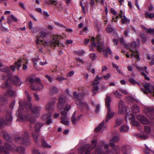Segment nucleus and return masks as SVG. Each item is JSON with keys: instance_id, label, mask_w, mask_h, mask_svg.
Here are the masks:
<instances>
[{"instance_id": "29", "label": "nucleus", "mask_w": 154, "mask_h": 154, "mask_svg": "<svg viewBox=\"0 0 154 154\" xmlns=\"http://www.w3.org/2000/svg\"><path fill=\"white\" fill-rule=\"evenodd\" d=\"M129 129V128L128 126L123 125L119 128V131L121 132H127Z\"/></svg>"}, {"instance_id": "47", "label": "nucleus", "mask_w": 154, "mask_h": 154, "mask_svg": "<svg viewBox=\"0 0 154 154\" xmlns=\"http://www.w3.org/2000/svg\"><path fill=\"white\" fill-rule=\"evenodd\" d=\"M115 96L117 98H122V95L120 94L117 91H116L113 92Z\"/></svg>"}, {"instance_id": "7", "label": "nucleus", "mask_w": 154, "mask_h": 154, "mask_svg": "<svg viewBox=\"0 0 154 154\" xmlns=\"http://www.w3.org/2000/svg\"><path fill=\"white\" fill-rule=\"evenodd\" d=\"M111 98L108 94L106 95L105 100V104L108 109V112L106 122H107L114 115V113L111 111L110 108V102Z\"/></svg>"}, {"instance_id": "32", "label": "nucleus", "mask_w": 154, "mask_h": 154, "mask_svg": "<svg viewBox=\"0 0 154 154\" xmlns=\"http://www.w3.org/2000/svg\"><path fill=\"white\" fill-rule=\"evenodd\" d=\"M42 125H43L42 124L39 122L36 123L35 125V131L36 132H38Z\"/></svg>"}, {"instance_id": "57", "label": "nucleus", "mask_w": 154, "mask_h": 154, "mask_svg": "<svg viewBox=\"0 0 154 154\" xmlns=\"http://www.w3.org/2000/svg\"><path fill=\"white\" fill-rule=\"evenodd\" d=\"M67 78H64L63 77L58 76L56 78V79L59 81H62L64 80H66L67 79Z\"/></svg>"}, {"instance_id": "14", "label": "nucleus", "mask_w": 154, "mask_h": 154, "mask_svg": "<svg viewBox=\"0 0 154 154\" xmlns=\"http://www.w3.org/2000/svg\"><path fill=\"white\" fill-rule=\"evenodd\" d=\"M100 39V35L98 36L97 37V39L98 41L97 42V50L101 52L104 47V45L103 43L99 40Z\"/></svg>"}, {"instance_id": "46", "label": "nucleus", "mask_w": 154, "mask_h": 154, "mask_svg": "<svg viewBox=\"0 0 154 154\" xmlns=\"http://www.w3.org/2000/svg\"><path fill=\"white\" fill-rule=\"evenodd\" d=\"M123 122V120L119 118L116 121V123L115 125V127H117L119 126Z\"/></svg>"}, {"instance_id": "2", "label": "nucleus", "mask_w": 154, "mask_h": 154, "mask_svg": "<svg viewBox=\"0 0 154 154\" xmlns=\"http://www.w3.org/2000/svg\"><path fill=\"white\" fill-rule=\"evenodd\" d=\"M16 143L18 144L28 146L30 145L29 136L27 132H24L21 135L17 136L14 139Z\"/></svg>"}, {"instance_id": "21", "label": "nucleus", "mask_w": 154, "mask_h": 154, "mask_svg": "<svg viewBox=\"0 0 154 154\" xmlns=\"http://www.w3.org/2000/svg\"><path fill=\"white\" fill-rule=\"evenodd\" d=\"M75 112H74L71 118L72 122L74 125H75L76 122L79 121L80 119V116H79L75 118Z\"/></svg>"}, {"instance_id": "35", "label": "nucleus", "mask_w": 154, "mask_h": 154, "mask_svg": "<svg viewBox=\"0 0 154 154\" xmlns=\"http://www.w3.org/2000/svg\"><path fill=\"white\" fill-rule=\"evenodd\" d=\"M121 21L123 24H128L130 23L129 20L128 19L125 15H123V17L121 18Z\"/></svg>"}, {"instance_id": "37", "label": "nucleus", "mask_w": 154, "mask_h": 154, "mask_svg": "<svg viewBox=\"0 0 154 154\" xmlns=\"http://www.w3.org/2000/svg\"><path fill=\"white\" fill-rule=\"evenodd\" d=\"M3 135L4 138L7 141H9L11 140V137L7 132L3 131Z\"/></svg>"}, {"instance_id": "31", "label": "nucleus", "mask_w": 154, "mask_h": 154, "mask_svg": "<svg viewBox=\"0 0 154 154\" xmlns=\"http://www.w3.org/2000/svg\"><path fill=\"white\" fill-rule=\"evenodd\" d=\"M102 79V76L99 77L98 75H97L94 79V81L93 82L92 84L93 86H95L97 84L100 83L99 81H100L101 79Z\"/></svg>"}, {"instance_id": "4", "label": "nucleus", "mask_w": 154, "mask_h": 154, "mask_svg": "<svg viewBox=\"0 0 154 154\" xmlns=\"http://www.w3.org/2000/svg\"><path fill=\"white\" fill-rule=\"evenodd\" d=\"M97 144V140H94L91 141V146L89 144H87L84 146L82 147L79 149V152L81 153L85 152V154H90L91 152L90 149H93L96 146Z\"/></svg>"}, {"instance_id": "64", "label": "nucleus", "mask_w": 154, "mask_h": 154, "mask_svg": "<svg viewBox=\"0 0 154 154\" xmlns=\"http://www.w3.org/2000/svg\"><path fill=\"white\" fill-rule=\"evenodd\" d=\"M146 32L151 34H153L154 33V28L152 29L149 28L147 29Z\"/></svg>"}, {"instance_id": "16", "label": "nucleus", "mask_w": 154, "mask_h": 154, "mask_svg": "<svg viewBox=\"0 0 154 154\" xmlns=\"http://www.w3.org/2000/svg\"><path fill=\"white\" fill-rule=\"evenodd\" d=\"M59 102L57 107L59 109H61L63 107L64 104L66 102V99L62 97H60L58 99Z\"/></svg>"}, {"instance_id": "5", "label": "nucleus", "mask_w": 154, "mask_h": 154, "mask_svg": "<svg viewBox=\"0 0 154 154\" xmlns=\"http://www.w3.org/2000/svg\"><path fill=\"white\" fill-rule=\"evenodd\" d=\"M59 37L58 35L54 36L52 40L50 41L45 42L41 41V42L45 46L51 45L52 46H58L60 47H63L64 45L63 44L61 43L59 41Z\"/></svg>"}, {"instance_id": "19", "label": "nucleus", "mask_w": 154, "mask_h": 154, "mask_svg": "<svg viewBox=\"0 0 154 154\" xmlns=\"http://www.w3.org/2000/svg\"><path fill=\"white\" fill-rule=\"evenodd\" d=\"M51 115L50 114H46L43 116L42 118L46 120V125H49L52 123V120L51 119Z\"/></svg>"}, {"instance_id": "56", "label": "nucleus", "mask_w": 154, "mask_h": 154, "mask_svg": "<svg viewBox=\"0 0 154 154\" xmlns=\"http://www.w3.org/2000/svg\"><path fill=\"white\" fill-rule=\"evenodd\" d=\"M145 148L144 149V151L145 153L146 154L152 152V150L148 148L146 145L145 144Z\"/></svg>"}, {"instance_id": "11", "label": "nucleus", "mask_w": 154, "mask_h": 154, "mask_svg": "<svg viewBox=\"0 0 154 154\" xmlns=\"http://www.w3.org/2000/svg\"><path fill=\"white\" fill-rule=\"evenodd\" d=\"M10 71L8 67H3L2 63L0 61V71L2 72L0 74L2 77V80H4L5 77V75L8 74Z\"/></svg>"}, {"instance_id": "9", "label": "nucleus", "mask_w": 154, "mask_h": 154, "mask_svg": "<svg viewBox=\"0 0 154 154\" xmlns=\"http://www.w3.org/2000/svg\"><path fill=\"white\" fill-rule=\"evenodd\" d=\"M12 119L13 117L11 112V111H7L6 114L5 121L2 122V120L0 119V127L2 126L3 124L7 125L10 123L12 122Z\"/></svg>"}, {"instance_id": "17", "label": "nucleus", "mask_w": 154, "mask_h": 154, "mask_svg": "<svg viewBox=\"0 0 154 154\" xmlns=\"http://www.w3.org/2000/svg\"><path fill=\"white\" fill-rule=\"evenodd\" d=\"M123 154H130L131 151V147L128 146L124 145L122 148Z\"/></svg>"}, {"instance_id": "41", "label": "nucleus", "mask_w": 154, "mask_h": 154, "mask_svg": "<svg viewBox=\"0 0 154 154\" xmlns=\"http://www.w3.org/2000/svg\"><path fill=\"white\" fill-rule=\"evenodd\" d=\"M123 110H123L122 111H119L118 112L119 114H122L123 113H127L129 112L130 111L129 108L128 107L126 106L124 107Z\"/></svg>"}, {"instance_id": "28", "label": "nucleus", "mask_w": 154, "mask_h": 154, "mask_svg": "<svg viewBox=\"0 0 154 154\" xmlns=\"http://www.w3.org/2000/svg\"><path fill=\"white\" fill-rule=\"evenodd\" d=\"M119 111L124 110V108L125 106L124 102L121 100H120L119 102Z\"/></svg>"}, {"instance_id": "23", "label": "nucleus", "mask_w": 154, "mask_h": 154, "mask_svg": "<svg viewBox=\"0 0 154 154\" xmlns=\"http://www.w3.org/2000/svg\"><path fill=\"white\" fill-rule=\"evenodd\" d=\"M58 92V89L55 86L51 87L50 88V94L54 95Z\"/></svg>"}, {"instance_id": "8", "label": "nucleus", "mask_w": 154, "mask_h": 154, "mask_svg": "<svg viewBox=\"0 0 154 154\" xmlns=\"http://www.w3.org/2000/svg\"><path fill=\"white\" fill-rule=\"evenodd\" d=\"M7 79V82L5 84V86L6 87H8V83L9 81H12V82L16 86H20L22 83L20 80L19 78L17 76H11V75L9 74Z\"/></svg>"}, {"instance_id": "61", "label": "nucleus", "mask_w": 154, "mask_h": 154, "mask_svg": "<svg viewBox=\"0 0 154 154\" xmlns=\"http://www.w3.org/2000/svg\"><path fill=\"white\" fill-rule=\"evenodd\" d=\"M95 38L94 37H92L91 42V44L94 47L96 46V44L95 43Z\"/></svg>"}, {"instance_id": "6", "label": "nucleus", "mask_w": 154, "mask_h": 154, "mask_svg": "<svg viewBox=\"0 0 154 154\" xmlns=\"http://www.w3.org/2000/svg\"><path fill=\"white\" fill-rule=\"evenodd\" d=\"M19 104L20 108L18 110V115L22 119H24V120L26 119L29 121L30 123L32 124H33L35 122V119L34 118L29 117L28 116L25 115V114L24 112V117H23L22 115L21 111L22 110L23 107H22L23 102L22 101L20 100L19 102Z\"/></svg>"}, {"instance_id": "10", "label": "nucleus", "mask_w": 154, "mask_h": 154, "mask_svg": "<svg viewBox=\"0 0 154 154\" xmlns=\"http://www.w3.org/2000/svg\"><path fill=\"white\" fill-rule=\"evenodd\" d=\"M51 101H50L45 106L46 111L49 113H51L54 111L53 105L57 101V99L53 98H51Z\"/></svg>"}, {"instance_id": "54", "label": "nucleus", "mask_w": 154, "mask_h": 154, "mask_svg": "<svg viewBox=\"0 0 154 154\" xmlns=\"http://www.w3.org/2000/svg\"><path fill=\"white\" fill-rule=\"evenodd\" d=\"M136 68H137V69L139 70H143V69H144L145 70L146 72L148 74H149L148 72V71L146 70V69H147V67L146 66H144L143 68L142 67L137 66Z\"/></svg>"}, {"instance_id": "33", "label": "nucleus", "mask_w": 154, "mask_h": 154, "mask_svg": "<svg viewBox=\"0 0 154 154\" xmlns=\"http://www.w3.org/2000/svg\"><path fill=\"white\" fill-rule=\"evenodd\" d=\"M104 122L103 121L99 126H98L95 129V131L96 132H99L104 126Z\"/></svg>"}, {"instance_id": "38", "label": "nucleus", "mask_w": 154, "mask_h": 154, "mask_svg": "<svg viewBox=\"0 0 154 154\" xmlns=\"http://www.w3.org/2000/svg\"><path fill=\"white\" fill-rule=\"evenodd\" d=\"M125 99L126 101L129 104H131L134 102V100L132 97L130 96H128L126 97Z\"/></svg>"}, {"instance_id": "58", "label": "nucleus", "mask_w": 154, "mask_h": 154, "mask_svg": "<svg viewBox=\"0 0 154 154\" xmlns=\"http://www.w3.org/2000/svg\"><path fill=\"white\" fill-rule=\"evenodd\" d=\"M39 60V59L38 58H37L33 59L32 61L33 63L34 66H35V68L36 69H37L36 66L37 64V62Z\"/></svg>"}, {"instance_id": "18", "label": "nucleus", "mask_w": 154, "mask_h": 154, "mask_svg": "<svg viewBox=\"0 0 154 154\" xmlns=\"http://www.w3.org/2000/svg\"><path fill=\"white\" fill-rule=\"evenodd\" d=\"M119 138L117 136L114 137L109 141V145L112 147L114 148L115 147V144L114 143H116L119 141Z\"/></svg>"}, {"instance_id": "20", "label": "nucleus", "mask_w": 154, "mask_h": 154, "mask_svg": "<svg viewBox=\"0 0 154 154\" xmlns=\"http://www.w3.org/2000/svg\"><path fill=\"white\" fill-rule=\"evenodd\" d=\"M148 112L147 114V116L151 120L154 119V109L150 108L147 109Z\"/></svg>"}, {"instance_id": "60", "label": "nucleus", "mask_w": 154, "mask_h": 154, "mask_svg": "<svg viewBox=\"0 0 154 154\" xmlns=\"http://www.w3.org/2000/svg\"><path fill=\"white\" fill-rule=\"evenodd\" d=\"M106 30L108 32H112L113 31V29L110 26H109L106 28Z\"/></svg>"}, {"instance_id": "48", "label": "nucleus", "mask_w": 154, "mask_h": 154, "mask_svg": "<svg viewBox=\"0 0 154 154\" xmlns=\"http://www.w3.org/2000/svg\"><path fill=\"white\" fill-rule=\"evenodd\" d=\"M2 142L1 140H0V152H4L5 154L8 153V152L5 151L4 149V147L1 146L2 144Z\"/></svg>"}, {"instance_id": "25", "label": "nucleus", "mask_w": 154, "mask_h": 154, "mask_svg": "<svg viewBox=\"0 0 154 154\" xmlns=\"http://www.w3.org/2000/svg\"><path fill=\"white\" fill-rule=\"evenodd\" d=\"M7 103V100L5 96H0V105L3 106Z\"/></svg>"}, {"instance_id": "55", "label": "nucleus", "mask_w": 154, "mask_h": 154, "mask_svg": "<svg viewBox=\"0 0 154 154\" xmlns=\"http://www.w3.org/2000/svg\"><path fill=\"white\" fill-rule=\"evenodd\" d=\"M102 151L100 147H97L96 148L95 151V153L94 154H101Z\"/></svg>"}, {"instance_id": "39", "label": "nucleus", "mask_w": 154, "mask_h": 154, "mask_svg": "<svg viewBox=\"0 0 154 154\" xmlns=\"http://www.w3.org/2000/svg\"><path fill=\"white\" fill-rule=\"evenodd\" d=\"M131 111L134 113H137L139 111V107L136 105H134L131 107Z\"/></svg>"}, {"instance_id": "50", "label": "nucleus", "mask_w": 154, "mask_h": 154, "mask_svg": "<svg viewBox=\"0 0 154 154\" xmlns=\"http://www.w3.org/2000/svg\"><path fill=\"white\" fill-rule=\"evenodd\" d=\"M34 78V75L33 76L30 75L27 78V80H28L31 83H32L35 82Z\"/></svg>"}, {"instance_id": "43", "label": "nucleus", "mask_w": 154, "mask_h": 154, "mask_svg": "<svg viewBox=\"0 0 154 154\" xmlns=\"http://www.w3.org/2000/svg\"><path fill=\"white\" fill-rule=\"evenodd\" d=\"M42 146L44 147L51 148V146L48 144L44 140H42Z\"/></svg>"}, {"instance_id": "52", "label": "nucleus", "mask_w": 154, "mask_h": 154, "mask_svg": "<svg viewBox=\"0 0 154 154\" xmlns=\"http://www.w3.org/2000/svg\"><path fill=\"white\" fill-rule=\"evenodd\" d=\"M134 116L132 114H129L127 115L126 117V119L127 120L128 119L129 120H133L134 118Z\"/></svg>"}, {"instance_id": "34", "label": "nucleus", "mask_w": 154, "mask_h": 154, "mask_svg": "<svg viewBox=\"0 0 154 154\" xmlns=\"http://www.w3.org/2000/svg\"><path fill=\"white\" fill-rule=\"evenodd\" d=\"M11 19L15 22L17 21V19L13 15H11L10 17L8 18V23H10L11 22Z\"/></svg>"}, {"instance_id": "42", "label": "nucleus", "mask_w": 154, "mask_h": 154, "mask_svg": "<svg viewBox=\"0 0 154 154\" xmlns=\"http://www.w3.org/2000/svg\"><path fill=\"white\" fill-rule=\"evenodd\" d=\"M112 65L116 69V71L119 74H121L122 75H124L121 71V70L119 69V67L117 66L116 64L114 63H112Z\"/></svg>"}, {"instance_id": "45", "label": "nucleus", "mask_w": 154, "mask_h": 154, "mask_svg": "<svg viewBox=\"0 0 154 154\" xmlns=\"http://www.w3.org/2000/svg\"><path fill=\"white\" fill-rule=\"evenodd\" d=\"M151 132V128L150 127L148 126L144 127V132L146 134L149 135L150 134Z\"/></svg>"}, {"instance_id": "1", "label": "nucleus", "mask_w": 154, "mask_h": 154, "mask_svg": "<svg viewBox=\"0 0 154 154\" xmlns=\"http://www.w3.org/2000/svg\"><path fill=\"white\" fill-rule=\"evenodd\" d=\"M25 94L27 97V99L29 102V103H25V104L26 109L30 110L32 112V115L34 116H37L41 111L42 109L41 107H36L35 106L32 107L31 103L30 102L32 100V98L30 96L28 92L26 91H25Z\"/></svg>"}, {"instance_id": "49", "label": "nucleus", "mask_w": 154, "mask_h": 154, "mask_svg": "<svg viewBox=\"0 0 154 154\" xmlns=\"http://www.w3.org/2000/svg\"><path fill=\"white\" fill-rule=\"evenodd\" d=\"M39 34L40 37L43 38H46L48 35V34L47 32L44 31L40 32Z\"/></svg>"}, {"instance_id": "3", "label": "nucleus", "mask_w": 154, "mask_h": 154, "mask_svg": "<svg viewBox=\"0 0 154 154\" xmlns=\"http://www.w3.org/2000/svg\"><path fill=\"white\" fill-rule=\"evenodd\" d=\"M73 95L76 98L75 103L80 109H89V106L86 103L82 100L83 98V94L82 93L77 94L76 92H74L73 93Z\"/></svg>"}, {"instance_id": "51", "label": "nucleus", "mask_w": 154, "mask_h": 154, "mask_svg": "<svg viewBox=\"0 0 154 154\" xmlns=\"http://www.w3.org/2000/svg\"><path fill=\"white\" fill-rule=\"evenodd\" d=\"M129 81L133 85L137 84L140 85V84L137 82L134 79L132 78H130L128 79Z\"/></svg>"}, {"instance_id": "27", "label": "nucleus", "mask_w": 154, "mask_h": 154, "mask_svg": "<svg viewBox=\"0 0 154 154\" xmlns=\"http://www.w3.org/2000/svg\"><path fill=\"white\" fill-rule=\"evenodd\" d=\"M131 51L132 52V53L131 55V57H134L135 58L138 60H139V53L137 51H134L131 48H130Z\"/></svg>"}, {"instance_id": "40", "label": "nucleus", "mask_w": 154, "mask_h": 154, "mask_svg": "<svg viewBox=\"0 0 154 154\" xmlns=\"http://www.w3.org/2000/svg\"><path fill=\"white\" fill-rule=\"evenodd\" d=\"M7 95L8 96H16V94L15 92L11 89L8 90L7 92Z\"/></svg>"}, {"instance_id": "36", "label": "nucleus", "mask_w": 154, "mask_h": 154, "mask_svg": "<svg viewBox=\"0 0 154 154\" xmlns=\"http://www.w3.org/2000/svg\"><path fill=\"white\" fill-rule=\"evenodd\" d=\"M4 149L6 152H8V153L6 154H8L9 152L8 151L11 150L12 149V147L8 143H5V144Z\"/></svg>"}, {"instance_id": "59", "label": "nucleus", "mask_w": 154, "mask_h": 154, "mask_svg": "<svg viewBox=\"0 0 154 154\" xmlns=\"http://www.w3.org/2000/svg\"><path fill=\"white\" fill-rule=\"evenodd\" d=\"M119 149V147L118 146H116L113 150L114 152L111 153V154H118L117 151Z\"/></svg>"}, {"instance_id": "12", "label": "nucleus", "mask_w": 154, "mask_h": 154, "mask_svg": "<svg viewBox=\"0 0 154 154\" xmlns=\"http://www.w3.org/2000/svg\"><path fill=\"white\" fill-rule=\"evenodd\" d=\"M67 112L65 111H62L61 112V122L62 124L66 125H68L69 123L68 121V118L67 116Z\"/></svg>"}, {"instance_id": "22", "label": "nucleus", "mask_w": 154, "mask_h": 154, "mask_svg": "<svg viewBox=\"0 0 154 154\" xmlns=\"http://www.w3.org/2000/svg\"><path fill=\"white\" fill-rule=\"evenodd\" d=\"M15 151H17L20 154H25L26 153V150L24 148L21 146H18L17 147Z\"/></svg>"}, {"instance_id": "44", "label": "nucleus", "mask_w": 154, "mask_h": 154, "mask_svg": "<svg viewBox=\"0 0 154 154\" xmlns=\"http://www.w3.org/2000/svg\"><path fill=\"white\" fill-rule=\"evenodd\" d=\"M146 18H152L154 17V14L149 13V12H146L145 14Z\"/></svg>"}, {"instance_id": "13", "label": "nucleus", "mask_w": 154, "mask_h": 154, "mask_svg": "<svg viewBox=\"0 0 154 154\" xmlns=\"http://www.w3.org/2000/svg\"><path fill=\"white\" fill-rule=\"evenodd\" d=\"M143 86L146 90L143 88H141V90L144 93L146 94H147L148 93H152V91L151 89L152 85L150 83H146Z\"/></svg>"}, {"instance_id": "30", "label": "nucleus", "mask_w": 154, "mask_h": 154, "mask_svg": "<svg viewBox=\"0 0 154 154\" xmlns=\"http://www.w3.org/2000/svg\"><path fill=\"white\" fill-rule=\"evenodd\" d=\"M103 51L104 55L106 57H107L108 56V54H112V51L109 47L107 48L106 50L103 49Z\"/></svg>"}, {"instance_id": "24", "label": "nucleus", "mask_w": 154, "mask_h": 154, "mask_svg": "<svg viewBox=\"0 0 154 154\" xmlns=\"http://www.w3.org/2000/svg\"><path fill=\"white\" fill-rule=\"evenodd\" d=\"M131 45L132 48L136 49L137 48L139 47L140 45V41L138 39L136 42H133L131 43Z\"/></svg>"}, {"instance_id": "53", "label": "nucleus", "mask_w": 154, "mask_h": 154, "mask_svg": "<svg viewBox=\"0 0 154 154\" xmlns=\"http://www.w3.org/2000/svg\"><path fill=\"white\" fill-rule=\"evenodd\" d=\"M131 124L137 127L138 126L140 125L139 123L134 119L131 121Z\"/></svg>"}, {"instance_id": "62", "label": "nucleus", "mask_w": 154, "mask_h": 154, "mask_svg": "<svg viewBox=\"0 0 154 154\" xmlns=\"http://www.w3.org/2000/svg\"><path fill=\"white\" fill-rule=\"evenodd\" d=\"M89 57L92 60H94L96 58V56L95 54L92 53L90 54Z\"/></svg>"}, {"instance_id": "26", "label": "nucleus", "mask_w": 154, "mask_h": 154, "mask_svg": "<svg viewBox=\"0 0 154 154\" xmlns=\"http://www.w3.org/2000/svg\"><path fill=\"white\" fill-rule=\"evenodd\" d=\"M22 60L23 62L24 63H25L26 64H27L28 63V60L26 59H24V60L22 59H19L18 61L15 63V65L18 66V67H20L21 66V61Z\"/></svg>"}, {"instance_id": "15", "label": "nucleus", "mask_w": 154, "mask_h": 154, "mask_svg": "<svg viewBox=\"0 0 154 154\" xmlns=\"http://www.w3.org/2000/svg\"><path fill=\"white\" fill-rule=\"evenodd\" d=\"M138 120L142 124H147L149 121L145 116L142 115H139L137 116Z\"/></svg>"}, {"instance_id": "63", "label": "nucleus", "mask_w": 154, "mask_h": 154, "mask_svg": "<svg viewBox=\"0 0 154 154\" xmlns=\"http://www.w3.org/2000/svg\"><path fill=\"white\" fill-rule=\"evenodd\" d=\"M141 38L142 42L145 43L146 41V36L144 34H142L141 35Z\"/></svg>"}]
</instances>
